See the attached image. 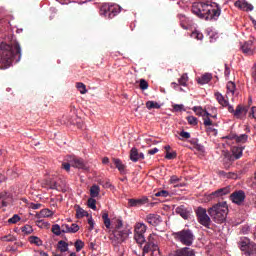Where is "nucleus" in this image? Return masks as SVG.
I'll return each instance as SVG.
<instances>
[{
  "instance_id": "nucleus-9",
  "label": "nucleus",
  "mask_w": 256,
  "mask_h": 256,
  "mask_svg": "<svg viewBox=\"0 0 256 256\" xmlns=\"http://www.w3.org/2000/svg\"><path fill=\"white\" fill-rule=\"evenodd\" d=\"M239 249L245 251L249 256H256V244L247 237H241L238 242Z\"/></svg>"
},
{
  "instance_id": "nucleus-47",
  "label": "nucleus",
  "mask_w": 256,
  "mask_h": 256,
  "mask_svg": "<svg viewBox=\"0 0 256 256\" xmlns=\"http://www.w3.org/2000/svg\"><path fill=\"white\" fill-rule=\"evenodd\" d=\"M140 89H141L142 91H145V90L149 89V83L146 82L145 79H141V80H140Z\"/></svg>"
},
{
  "instance_id": "nucleus-64",
  "label": "nucleus",
  "mask_w": 256,
  "mask_h": 256,
  "mask_svg": "<svg viewBox=\"0 0 256 256\" xmlns=\"http://www.w3.org/2000/svg\"><path fill=\"white\" fill-rule=\"evenodd\" d=\"M102 163H103V165H108V163H109V158H108V157H104V158L102 159Z\"/></svg>"
},
{
  "instance_id": "nucleus-54",
  "label": "nucleus",
  "mask_w": 256,
  "mask_h": 256,
  "mask_svg": "<svg viewBox=\"0 0 256 256\" xmlns=\"http://www.w3.org/2000/svg\"><path fill=\"white\" fill-rule=\"evenodd\" d=\"M237 152H238V153H234V158H235V159H241V157H243V149L238 148V149H237Z\"/></svg>"
},
{
  "instance_id": "nucleus-37",
  "label": "nucleus",
  "mask_w": 256,
  "mask_h": 256,
  "mask_svg": "<svg viewBox=\"0 0 256 256\" xmlns=\"http://www.w3.org/2000/svg\"><path fill=\"white\" fill-rule=\"evenodd\" d=\"M52 233H54V235H61V233H63V228L62 226H60L59 224H55L52 226Z\"/></svg>"
},
{
  "instance_id": "nucleus-11",
  "label": "nucleus",
  "mask_w": 256,
  "mask_h": 256,
  "mask_svg": "<svg viewBox=\"0 0 256 256\" xmlns=\"http://www.w3.org/2000/svg\"><path fill=\"white\" fill-rule=\"evenodd\" d=\"M229 113H233L234 117L236 119H244L247 115V111H249V108L247 106L238 105L236 109L233 108L232 105L228 106Z\"/></svg>"
},
{
  "instance_id": "nucleus-26",
  "label": "nucleus",
  "mask_w": 256,
  "mask_h": 256,
  "mask_svg": "<svg viewBox=\"0 0 256 256\" xmlns=\"http://www.w3.org/2000/svg\"><path fill=\"white\" fill-rule=\"evenodd\" d=\"M38 219H43L45 217H53V211L49 209H42L38 214H36Z\"/></svg>"
},
{
  "instance_id": "nucleus-21",
  "label": "nucleus",
  "mask_w": 256,
  "mask_h": 256,
  "mask_svg": "<svg viewBox=\"0 0 256 256\" xmlns=\"http://www.w3.org/2000/svg\"><path fill=\"white\" fill-rule=\"evenodd\" d=\"M226 89H227L226 98L232 99L233 101V96L235 95V89H236L235 82L229 81L226 85Z\"/></svg>"
},
{
  "instance_id": "nucleus-5",
  "label": "nucleus",
  "mask_w": 256,
  "mask_h": 256,
  "mask_svg": "<svg viewBox=\"0 0 256 256\" xmlns=\"http://www.w3.org/2000/svg\"><path fill=\"white\" fill-rule=\"evenodd\" d=\"M172 237L178 243L186 245V247H191V245H193V241H195V234H193L191 229H183L178 232H173Z\"/></svg>"
},
{
  "instance_id": "nucleus-38",
  "label": "nucleus",
  "mask_w": 256,
  "mask_h": 256,
  "mask_svg": "<svg viewBox=\"0 0 256 256\" xmlns=\"http://www.w3.org/2000/svg\"><path fill=\"white\" fill-rule=\"evenodd\" d=\"M192 39H197V41H203V33L198 30H195L191 34Z\"/></svg>"
},
{
  "instance_id": "nucleus-51",
  "label": "nucleus",
  "mask_w": 256,
  "mask_h": 256,
  "mask_svg": "<svg viewBox=\"0 0 256 256\" xmlns=\"http://www.w3.org/2000/svg\"><path fill=\"white\" fill-rule=\"evenodd\" d=\"M226 179H239V175L235 172H228L226 174Z\"/></svg>"
},
{
  "instance_id": "nucleus-62",
  "label": "nucleus",
  "mask_w": 256,
  "mask_h": 256,
  "mask_svg": "<svg viewBox=\"0 0 256 256\" xmlns=\"http://www.w3.org/2000/svg\"><path fill=\"white\" fill-rule=\"evenodd\" d=\"M175 111H181L183 109V105L176 104L174 105Z\"/></svg>"
},
{
  "instance_id": "nucleus-35",
  "label": "nucleus",
  "mask_w": 256,
  "mask_h": 256,
  "mask_svg": "<svg viewBox=\"0 0 256 256\" xmlns=\"http://www.w3.org/2000/svg\"><path fill=\"white\" fill-rule=\"evenodd\" d=\"M147 109H161V104L155 102V101H148L146 102Z\"/></svg>"
},
{
  "instance_id": "nucleus-6",
  "label": "nucleus",
  "mask_w": 256,
  "mask_h": 256,
  "mask_svg": "<svg viewBox=\"0 0 256 256\" xmlns=\"http://www.w3.org/2000/svg\"><path fill=\"white\" fill-rule=\"evenodd\" d=\"M142 253V256H161L159 245H157V236L155 234L149 235Z\"/></svg>"
},
{
  "instance_id": "nucleus-23",
  "label": "nucleus",
  "mask_w": 256,
  "mask_h": 256,
  "mask_svg": "<svg viewBox=\"0 0 256 256\" xmlns=\"http://www.w3.org/2000/svg\"><path fill=\"white\" fill-rule=\"evenodd\" d=\"M178 19L180 21V26L182 27V29L187 30L189 29V27H191V20L187 18V16L179 14Z\"/></svg>"
},
{
  "instance_id": "nucleus-58",
  "label": "nucleus",
  "mask_w": 256,
  "mask_h": 256,
  "mask_svg": "<svg viewBox=\"0 0 256 256\" xmlns=\"http://www.w3.org/2000/svg\"><path fill=\"white\" fill-rule=\"evenodd\" d=\"M249 231H251V228L249 226H243L241 228V233H243V235H247V233H249Z\"/></svg>"
},
{
  "instance_id": "nucleus-46",
  "label": "nucleus",
  "mask_w": 256,
  "mask_h": 256,
  "mask_svg": "<svg viewBox=\"0 0 256 256\" xmlns=\"http://www.w3.org/2000/svg\"><path fill=\"white\" fill-rule=\"evenodd\" d=\"M22 232H24L25 235H31V233H33V227H31V225H25L22 227Z\"/></svg>"
},
{
  "instance_id": "nucleus-53",
  "label": "nucleus",
  "mask_w": 256,
  "mask_h": 256,
  "mask_svg": "<svg viewBox=\"0 0 256 256\" xmlns=\"http://www.w3.org/2000/svg\"><path fill=\"white\" fill-rule=\"evenodd\" d=\"M180 181H181V178H179L177 176H171V178H170L171 185H175L176 183H179Z\"/></svg>"
},
{
  "instance_id": "nucleus-55",
  "label": "nucleus",
  "mask_w": 256,
  "mask_h": 256,
  "mask_svg": "<svg viewBox=\"0 0 256 256\" xmlns=\"http://www.w3.org/2000/svg\"><path fill=\"white\" fill-rule=\"evenodd\" d=\"M249 117H252V119H256V106H253V107L250 109Z\"/></svg>"
},
{
  "instance_id": "nucleus-13",
  "label": "nucleus",
  "mask_w": 256,
  "mask_h": 256,
  "mask_svg": "<svg viewBox=\"0 0 256 256\" xmlns=\"http://www.w3.org/2000/svg\"><path fill=\"white\" fill-rule=\"evenodd\" d=\"M13 201V193L11 191H4L0 193V209L7 207Z\"/></svg>"
},
{
  "instance_id": "nucleus-52",
  "label": "nucleus",
  "mask_w": 256,
  "mask_h": 256,
  "mask_svg": "<svg viewBox=\"0 0 256 256\" xmlns=\"http://www.w3.org/2000/svg\"><path fill=\"white\" fill-rule=\"evenodd\" d=\"M88 225H90L89 231H93V229H95V221L93 220V217H91V216L88 219Z\"/></svg>"
},
{
  "instance_id": "nucleus-41",
  "label": "nucleus",
  "mask_w": 256,
  "mask_h": 256,
  "mask_svg": "<svg viewBox=\"0 0 256 256\" xmlns=\"http://www.w3.org/2000/svg\"><path fill=\"white\" fill-rule=\"evenodd\" d=\"M29 241L30 243H34V245H37L38 247H40V245H43V241H41L37 236H31Z\"/></svg>"
},
{
  "instance_id": "nucleus-7",
  "label": "nucleus",
  "mask_w": 256,
  "mask_h": 256,
  "mask_svg": "<svg viewBox=\"0 0 256 256\" xmlns=\"http://www.w3.org/2000/svg\"><path fill=\"white\" fill-rule=\"evenodd\" d=\"M121 13V6L113 3H104L100 7V16L104 19H113Z\"/></svg>"
},
{
  "instance_id": "nucleus-2",
  "label": "nucleus",
  "mask_w": 256,
  "mask_h": 256,
  "mask_svg": "<svg viewBox=\"0 0 256 256\" xmlns=\"http://www.w3.org/2000/svg\"><path fill=\"white\" fill-rule=\"evenodd\" d=\"M192 4V13L205 21H216L221 15V8L213 0H202Z\"/></svg>"
},
{
  "instance_id": "nucleus-32",
  "label": "nucleus",
  "mask_w": 256,
  "mask_h": 256,
  "mask_svg": "<svg viewBox=\"0 0 256 256\" xmlns=\"http://www.w3.org/2000/svg\"><path fill=\"white\" fill-rule=\"evenodd\" d=\"M113 163L116 166V168L118 169V171H120V173H125V164H123V162H121L120 159H113Z\"/></svg>"
},
{
  "instance_id": "nucleus-63",
  "label": "nucleus",
  "mask_w": 256,
  "mask_h": 256,
  "mask_svg": "<svg viewBox=\"0 0 256 256\" xmlns=\"http://www.w3.org/2000/svg\"><path fill=\"white\" fill-rule=\"evenodd\" d=\"M196 149L198 151H202V152L205 151V147L203 145H200V144L196 145Z\"/></svg>"
},
{
  "instance_id": "nucleus-59",
  "label": "nucleus",
  "mask_w": 256,
  "mask_h": 256,
  "mask_svg": "<svg viewBox=\"0 0 256 256\" xmlns=\"http://www.w3.org/2000/svg\"><path fill=\"white\" fill-rule=\"evenodd\" d=\"M224 75L225 77H229V75H231V69L229 68V66H227V64H225Z\"/></svg>"
},
{
  "instance_id": "nucleus-28",
  "label": "nucleus",
  "mask_w": 256,
  "mask_h": 256,
  "mask_svg": "<svg viewBox=\"0 0 256 256\" xmlns=\"http://www.w3.org/2000/svg\"><path fill=\"white\" fill-rule=\"evenodd\" d=\"M211 79H213V76L209 73H206V74L202 75L201 78L198 79V83L200 85H207V83H209V81H211Z\"/></svg>"
},
{
  "instance_id": "nucleus-1",
  "label": "nucleus",
  "mask_w": 256,
  "mask_h": 256,
  "mask_svg": "<svg viewBox=\"0 0 256 256\" xmlns=\"http://www.w3.org/2000/svg\"><path fill=\"white\" fill-rule=\"evenodd\" d=\"M102 219L108 233H110V241L114 247L121 245V243L129 239V235L132 233L131 228L123 225V220L117 218L111 221L107 212L102 214Z\"/></svg>"
},
{
  "instance_id": "nucleus-19",
  "label": "nucleus",
  "mask_w": 256,
  "mask_h": 256,
  "mask_svg": "<svg viewBox=\"0 0 256 256\" xmlns=\"http://www.w3.org/2000/svg\"><path fill=\"white\" fill-rule=\"evenodd\" d=\"M149 199L147 197H142L140 199H128L129 207H141V205H147Z\"/></svg>"
},
{
  "instance_id": "nucleus-49",
  "label": "nucleus",
  "mask_w": 256,
  "mask_h": 256,
  "mask_svg": "<svg viewBox=\"0 0 256 256\" xmlns=\"http://www.w3.org/2000/svg\"><path fill=\"white\" fill-rule=\"evenodd\" d=\"M155 197H169V192L167 190H161L155 193Z\"/></svg>"
},
{
  "instance_id": "nucleus-29",
  "label": "nucleus",
  "mask_w": 256,
  "mask_h": 256,
  "mask_svg": "<svg viewBox=\"0 0 256 256\" xmlns=\"http://www.w3.org/2000/svg\"><path fill=\"white\" fill-rule=\"evenodd\" d=\"M83 217H89V213L85 211L83 208L78 206L76 209V218L83 219Z\"/></svg>"
},
{
  "instance_id": "nucleus-50",
  "label": "nucleus",
  "mask_w": 256,
  "mask_h": 256,
  "mask_svg": "<svg viewBox=\"0 0 256 256\" xmlns=\"http://www.w3.org/2000/svg\"><path fill=\"white\" fill-rule=\"evenodd\" d=\"M176 211L177 213H179V215H181V217H183V219H187V217H189V215L185 210H183V208H177Z\"/></svg>"
},
{
  "instance_id": "nucleus-20",
  "label": "nucleus",
  "mask_w": 256,
  "mask_h": 256,
  "mask_svg": "<svg viewBox=\"0 0 256 256\" xmlns=\"http://www.w3.org/2000/svg\"><path fill=\"white\" fill-rule=\"evenodd\" d=\"M174 256H195V250L189 247L180 248L176 250Z\"/></svg>"
},
{
  "instance_id": "nucleus-24",
  "label": "nucleus",
  "mask_w": 256,
  "mask_h": 256,
  "mask_svg": "<svg viewBox=\"0 0 256 256\" xmlns=\"http://www.w3.org/2000/svg\"><path fill=\"white\" fill-rule=\"evenodd\" d=\"M215 97L222 107H231V105H229V98H225L223 94L216 92Z\"/></svg>"
},
{
  "instance_id": "nucleus-39",
  "label": "nucleus",
  "mask_w": 256,
  "mask_h": 256,
  "mask_svg": "<svg viewBox=\"0 0 256 256\" xmlns=\"http://www.w3.org/2000/svg\"><path fill=\"white\" fill-rule=\"evenodd\" d=\"M76 87L81 95H85V93H87V86H85V84H83L82 82H78L76 84Z\"/></svg>"
},
{
  "instance_id": "nucleus-3",
  "label": "nucleus",
  "mask_w": 256,
  "mask_h": 256,
  "mask_svg": "<svg viewBox=\"0 0 256 256\" xmlns=\"http://www.w3.org/2000/svg\"><path fill=\"white\" fill-rule=\"evenodd\" d=\"M17 55L16 63H19L21 61V45L19 43L9 45L2 42L0 44V69H9Z\"/></svg>"
},
{
  "instance_id": "nucleus-25",
  "label": "nucleus",
  "mask_w": 256,
  "mask_h": 256,
  "mask_svg": "<svg viewBox=\"0 0 256 256\" xmlns=\"http://www.w3.org/2000/svg\"><path fill=\"white\" fill-rule=\"evenodd\" d=\"M71 165L76 169H85V162H83V159L74 158L71 161Z\"/></svg>"
},
{
  "instance_id": "nucleus-27",
  "label": "nucleus",
  "mask_w": 256,
  "mask_h": 256,
  "mask_svg": "<svg viewBox=\"0 0 256 256\" xmlns=\"http://www.w3.org/2000/svg\"><path fill=\"white\" fill-rule=\"evenodd\" d=\"M99 193H101V188L97 184L92 185L90 188V197L97 198L99 197Z\"/></svg>"
},
{
  "instance_id": "nucleus-56",
  "label": "nucleus",
  "mask_w": 256,
  "mask_h": 256,
  "mask_svg": "<svg viewBox=\"0 0 256 256\" xmlns=\"http://www.w3.org/2000/svg\"><path fill=\"white\" fill-rule=\"evenodd\" d=\"M180 137H182V139H191V134L189 132L182 131L180 132Z\"/></svg>"
},
{
  "instance_id": "nucleus-16",
  "label": "nucleus",
  "mask_w": 256,
  "mask_h": 256,
  "mask_svg": "<svg viewBox=\"0 0 256 256\" xmlns=\"http://www.w3.org/2000/svg\"><path fill=\"white\" fill-rule=\"evenodd\" d=\"M235 7L237 9H240V11H246V12H249V11H253L254 7L252 6L251 3H248L247 0H237L235 3H234Z\"/></svg>"
},
{
  "instance_id": "nucleus-10",
  "label": "nucleus",
  "mask_w": 256,
  "mask_h": 256,
  "mask_svg": "<svg viewBox=\"0 0 256 256\" xmlns=\"http://www.w3.org/2000/svg\"><path fill=\"white\" fill-rule=\"evenodd\" d=\"M196 216L200 225H203V227H206L207 229L211 227V217H209L205 208L198 207L196 209Z\"/></svg>"
},
{
  "instance_id": "nucleus-61",
  "label": "nucleus",
  "mask_w": 256,
  "mask_h": 256,
  "mask_svg": "<svg viewBox=\"0 0 256 256\" xmlns=\"http://www.w3.org/2000/svg\"><path fill=\"white\" fill-rule=\"evenodd\" d=\"M102 186L104 187V189H109V187H112L111 182L109 181L104 182Z\"/></svg>"
},
{
  "instance_id": "nucleus-40",
  "label": "nucleus",
  "mask_w": 256,
  "mask_h": 256,
  "mask_svg": "<svg viewBox=\"0 0 256 256\" xmlns=\"http://www.w3.org/2000/svg\"><path fill=\"white\" fill-rule=\"evenodd\" d=\"M74 247L76 248L77 253H79V251L85 247V243L82 240H76Z\"/></svg>"
},
{
  "instance_id": "nucleus-17",
  "label": "nucleus",
  "mask_w": 256,
  "mask_h": 256,
  "mask_svg": "<svg viewBox=\"0 0 256 256\" xmlns=\"http://www.w3.org/2000/svg\"><path fill=\"white\" fill-rule=\"evenodd\" d=\"M242 52L244 55H255V45L253 44V41H247L241 46Z\"/></svg>"
},
{
  "instance_id": "nucleus-57",
  "label": "nucleus",
  "mask_w": 256,
  "mask_h": 256,
  "mask_svg": "<svg viewBox=\"0 0 256 256\" xmlns=\"http://www.w3.org/2000/svg\"><path fill=\"white\" fill-rule=\"evenodd\" d=\"M71 167H72L71 163L65 162L62 164V169H64L65 171H71Z\"/></svg>"
},
{
  "instance_id": "nucleus-14",
  "label": "nucleus",
  "mask_w": 256,
  "mask_h": 256,
  "mask_svg": "<svg viewBox=\"0 0 256 256\" xmlns=\"http://www.w3.org/2000/svg\"><path fill=\"white\" fill-rule=\"evenodd\" d=\"M145 221L149 225H152V227H157L161 225L163 219L161 218V216H159V214H148L145 217Z\"/></svg>"
},
{
  "instance_id": "nucleus-34",
  "label": "nucleus",
  "mask_w": 256,
  "mask_h": 256,
  "mask_svg": "<svg viewBox=\"0 0 256 256\" xmlns=\"http://www.w3.org/2000/svg\"><path fill=\"white\" fill-rule=\"evenodd\" d=\"M237 143H247L249 136L247 134H241L240 136L235 135L233 137Z\"/></svg>"
},
{
  "instance_id": "nucleus-45",
  "label": "nucleus",
  "mask_w": 256,
  "mask_h": 256,
  "mask_svg": "<svg viewBox=\"0 0 256 256\" xmlns=\"http://www.w3.org/2000/svg\"><path fill=\"white\" fill-rule=\"evenodd\" d=\"M19 221H21V217L18 214H15L8 220V223L15 225V223H19Z\"/></svg>"
},
{
  "instance_id": "nucleus-33",
  "label": "nucleus",
  "mask_w": 256,
  "mask_h": 256,
  "mask_svg": "<svg viewBox=\"0 0 256 256\" xmlns=\"http://www.w3.org/2000/svg\"><path fill=\"white\" fill-rule=\"evenodd\" d=\"M194 113H196V115H199L200 117H205V115H209V112L203 110V108L201 106H195L193 108Z\"/></svg>"
},
{
  "instance_id": "nucleus-18",
  "label": "nucleus",
  "mask_w": 256,
  "mask_h": 256,
  "mask_svg": "<svg viewBox=\"0 0 256 256\" xmlns=\"http://www.w3.org/2000/svg\"><path fill=\"white\" fill-rule=\"evenodd\" d=\"M141 159H145V154H143V152L139 153V150L133 147L130 150V160H132L133 163H137V161H141Z\"/></svg>"
},
{
  "instance_id": "nucleus-48",
  "label": "nucleus",
  "mask_w": 256,
  "mask_h": 256,
  "mask_svg": "<svg viewBox=\"0 0 256 256\" xmlns=\"http://www.w3.org/2000/svg\"><path fill=\"white\" fill-rule=\"evenodd\" d=\"M177 158V152H166L165 159L171 160V159H176Z\"/></svg>"
},
{
  "instance_id": "nucleus-4",
  "label": "nucleus",
  "mask_w": 256,
  "mask_h": 256,
  "mask_svg": "<svg viewBox=\"0 0 256 256\" xmlns=\"http://www.w3.org/2000/svg\"><path fill=\"white\" fill-rule=\"evenodd\" d=\"M208 214L214 223H225L229 215V206L227 202H219L208 209Z\"/></svg>"
},
{
  "instance_id": "nucleus-31",
  "label": "nucleus",
  "mask_w": 256,
  "mask_h": 256,
  "mask_svg": "<svg viewBox=\"0 0 256 256\" xmlns=\"http://www.w3.org/2000/svg\"><path fill=\"white\" fill-rule=\"evenodd\" d=\"M58 249L61 251V253H67V251H69V244L63 240H60L58 242Z\"/></svg>"
},
{
  "instance_id": "nucleus-42",
  "label": "nucleus",
  "mask_w": 256,
  "mask_h": 256,
  "mask_svg": "<svg viewBox=\"0 0 256 256\" xmlns=\"http://www.w3.org/2000/svg\"><path fill=\"white\" fill-rule=\"evenodd\" d=\"M1 241H6L7 243H13V241H17V238H15V236L9 234V235L3 236L1 238Z\"/></svg>"
},
{
  "instance_id": "nucleus-44",
  "label": "nucleus",
  "mask_w": 256,
  "mask_h": 256,
  "mask_svg": "<svg viewBox=\"0 0 256 256\" xmlns=\"http://www.w3.org/2000/svg\"><path fill=\"white\" fill-rule=\"evenodd\" d=\"M186 121H188L189 125H193V126H195L199 123L197 120V117H195V116L186 117Z\"/></svg>"
},
{
  "instance_id": "nucleus-43",
  "label": "nucleus",
  "mask_w": 256,
  "mask_h": 256,
  "mask_svg": "<svg viewBox=\"0 0 256 256\" xmlns=\"http://www.w3.org/2000/svg\"><path fill=\"white\" fill-rule=\"evenodd\" d=\"M209 117H211V114L203 116V121H204L205 127H211V125H213V122L211 121V118H209Z\"/></svg>"
},
{
  "instance_id": "nucleus-15",
  "label": "nucleus",
  "mask_w": 256,
  "mask_h": 256,
  "mask_svg": "<svg viewBox=\"0 0 256 256\" xmlns=\"http://www.w3.org/2000/svg\"><path fill=\"white\" fill-rule=\"evenodd\" d=\"M231 193V186H226L224 188H220L210 194L211 199H219L220 197H225V195H229Z\"/></svg>"
},
{
  "instance_id": "nucleus-12",
  "label": "nucleus",
  "mask_w": 256,
  "mask_h": 256,
  "mask_svg": "<svg viewBox=\"0 0 256 256\" xmlns=\"http://www.w3.org/2000/svg\"><path fill=\"white\" fill-rule=\"evenodd\" d=\"M245 191L243 190H238L233 192L230 195V200L232 201V203H234L235 205H243V203L245 202Z\"/></svg>"
},
{
  "instance_id": "nucleus-60",
  "label": "nucleus",
  "mask_w": 256,
  "mask_h": 256,
  "mask_svg": "<svg viewBox=\"0 0 256 256\" xmlns=\"http://www.w3.org/2000/svg\"><path fill=\"white\" fill-rule=\"evenodd\" d=\"M155 153H159V148L148 150V155H155Z\"/></svg>"
},
{
  "instance_id": "nucleus-8",
  "label": "nucleus",
  "mask_w": 256,
  "mask_h": 256,
  "mask_svg": "<svg viewBox=\"0 0 256 256\" xmlns=\"http://www.w3.org/2000/svg\"><path fill=\"white\" fill-rule=\"evenodd\" d=\"M145 233H147V225L143 222H137L134 225V239L140 246L146 241Z\"/></svg>"
},
{
  "instance_id": "nucleus-22",
  "label": "nucleus",
  "mask_w": 256,
  "mask_h": 256,
  "mask_svg": "<svg viewBox=\"0 0 256 256\" xmlns=\"http://www.w3.org/2000/svg\"><path fill=\"white\" fill-rule=\"evenodd\" d=\"M79 231V225L73 223L71 226L69 224H62V233H77Z\"/></svg>"
},
{
  "instance_id": "nucleus-36",
  "label": "nucleus",
  "mask_w": 256,
  "mask_h": 256,
  "mask_svg": "<svg viewBox=\"0 0 256 256\" xmlns=\"http://www.w3.org/2000/svg\"><path fill=\"white\" fill-rule=\"evenodd\" d=\"M87 204L89 209H93V211H97V200H95V198L93 197L89 198Z\"/></svg>"
},
{
  "instance_id": "nucleus-30",
  "label": "nucleus",
  "mask_w": 256,
  "mask_h": 256,
  "mask_svg": "<svg viewBox=\"0 0 256 256\" xmlns=\"http://www.w3.org/2000/svg\"><path fill=\"white\" fill-rule=\"evenodd\" d=\"M187 83H189V76L187 75V73H184L178 79V85H181L182 87H187Z\"/></svg>"
}]
</instances>
